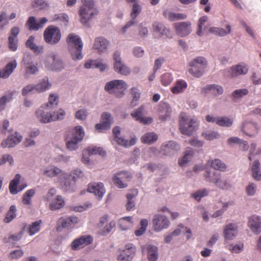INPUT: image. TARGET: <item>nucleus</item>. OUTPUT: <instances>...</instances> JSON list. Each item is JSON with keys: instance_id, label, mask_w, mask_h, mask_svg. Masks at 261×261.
<instances>
[{"instance_id": "1", "label": "nucleus", "mask_w": 261, "mask_h": 261, "mask_svg": "<svg viewBox=\"0 0 261 261\" xmlns=\"http://www.w3.org/2000/svg\"><path fill=\"white\" fill-rule=\"evenodd\" d=\"M42 175L48 178L57 177L62 188L67 191H74L75 189V177L62 170L58 167L50 165L41 170Z\"/></svg>"}, {"instance_id": "2", "label": "nucleus", "mask_w": 261, "mask_h": 261, "mask_svg": "<svg viewBox=\"0 0 261 261\" xmlns=\"http://www.w3.org/2000/svg\"><path fill=\"white\" fill-rule=\"evenodd\" d=\"M68 51L73 60H80L83 59L82 51L83 44L81 38L74 33L69 34L66 38Z\"/></svg>"}, {"instance_id": "3", "label": "nucleus", "mask_w": 261, "mask_h": 261, "mask_svg": "<svg viewBox=\"0 0 261 261\" xmlns=\"http://www.w3.org/2000/svg\"><path fill=\"white\" fill-rule=\"evenodd\" d=\"M82 5L79 9L80 21L85 24L97 15L98 11L95 8L93 0H81Z\"/></svg>"}, {"instance_id": "4", "label": "nucleus", "mask_w": 261, "mask_h": 261, "mask_svg": "<svg viewBox=\"0 0 261 261\" xmlns=\"http://www.w3.org/2000/svg\"><path fill=\"white\" fill-rule=\"evenodd\" d=\"M198 126V123L196 119L186 113H181L179 120V128L182 134L190 136L197 130Z\"/></svg>"}, {"instance_id": "5", "label": "nucleus", "mask_w": 261, "mask_h": 261, "mask_svg": "<svg viewBox=\"0 0 261 261\" xmlns=\"http://www.w3.org/2000/svg\"><path fill=\"white\" fill-rule=\"evenodd\" d=\"M127 88V83L123 80H114L106 83L104 90L111 95L121 98L124 95Z\"/></svg>"}, {"instance_id": "6", "label": "nucleus", "mask_w": 261, "mask_h": 261, "mask_svg": "<svg viewBox=\"0 0 261 261\" xmlns=\"http://www.w3.org/2000/svg\"><path fill=\"white\" fill-rule=\"evenodd\" d=\"M204 177L206 181L214 184L215 187L219 189L226 190L231 187L228 179L222 178L221 174L216 171L212 172L210 170H206Z\"/></svg>"}, {"instance_id": "7", "label": "nucleus", "mask_w": 261, "mask_h": 261, "mask_svg": "<svg viewBox=\"0 0 261 261\" xmlns=\"http://www.w3.org/2000/svg\"><path fill=\"white\" fill-rule=\"evenodd\" d=\"M85 136V132L82 126H76L71 135L67 136L66 140L67 148L73 151L76 150L79 146V143L83 140Z\"/></svg>"}, {"instance_id": "8", "label": "nucleus", "mask_w": 261, "mask_h": 261, "mask_svg": "<svg viewBox=\"0 0 261 261\" xmlns=\"http://www.w3.org/2000/svg\"><path fill=\"white\" fill-rule=\"evenodd\" d=\"M207 63V61L203 57H196L189 63V71L194 77H200L203 75Z\"/></svg>"}, {"instance_id": "9", "label": "nucleus", "mask_w": 261, "mask_h": 261, "mask_svg": "<svg viewBox=\"0 0 261 261\" xmlns=\"http://www.w3.org/2000/svg\"><path fill=\"white\" fill-rule=\"evenodd\" d=\"M61 38V31L57 27L49 25L44 31L43 39L48 44L55 45L60 42Z\"/></svg>"}, {"instance_id": "10", "label": "nucleus", "mask_w": 261, "mask_h": 261, "mask_svg": "<svg viewBox=\"0 0 261 261\" xmlns=\"http://www.w3.org/2000/svg\"><path fill=\"white\" fill-rule=\"evenodd\" d=\"M45 67L48 70L59 72L64 69L65 63L57 54L51 53L44 61Z\"/></svg>"}, {"instance_id": "11", "label": "nucleus", "mask_w": 261, "mask_h": 261, "mask_svg": "<svg viewBox=\"0 0 261 261\" xmlns=\"http://www.w3.org/2000/svg\"><path fill=\"white\" fill-rule=\"evenodd\" d=\"M113 59L114 69L116 72L123 75H128L130 74L131 70L122 61L120 51H115L113 54Z\"/></svg>"}, {"instance_id": "12", "label": "nucleus", "mask_w": 261, "mask_h": 261, "mask_svg": "<svg viewBox=\"0 0 261 261\" xmlns=\"http://www.w3.org/2000/svg\"><path fill=\"white\" fill-rule=\"evenodd\" d=\"M35 116L40 123H48L53 122L51 109L48 104H44L39 107L36 111Z\"/></svg>"}, {"instance_id": "13", "label": "nucleus", "mask_w": 261, "mask_h": 261, "mask_svg": "<svg viewBox=\"0 0 261 261\" xmlns=\"http://www.w3.org/2000/svg\"><path fill=\"white\" fill-rule=\"evenodd\" d=\"M132 174L127 171H121L114 173L112 177L114 184L119 189L128 186L127 182L132 178Z\"/></svg>"}, {"instance_id": "14", "label": "nucleus", "mask_w": 261, "mask_h": 261, "mask_svg": "<svg viewBox=\"0 0 261 261\" xmlns=\"http://www.w3.org/2000/svg\"><path fill=\"white\" fill-rule=\"evenodd\" d=\"M249 70L247 65L244 63H240L233 65L230 68L226 69L224 71V75L228 77H235L240 75L246 74Z\"/></svg>"}, {"instance_id": "15", "label": "nucleus", "mask_w": 261, "mask_h": 261, "mask_svg": "<svg viewBox=\"0 0 261 261\" xmlns=\"http://www.w3.org/2000/svg\"><path fill=\"white\" fill-rule=\"evenodd\" d=\"M152 221L153 229L156 232H160L163 229H167L170 224L167 217L159 214L154 215Z\"/></svg>"}, {"instance_id": "16", "label": "nucleus", "mask_w": 261, "mask_h": 261, "mask_svg": "<svg viewBox=\"0 0 261 261\" xmlns=\"http://www.w3.org/2000/svg\"><path fill=\"white\" fill-rule=\"evenodd\" d=\"M241 130L246 135L254 137L258 134L259 127L256 122L244 120L241 126Z\"/></svg>"}, {"instance_id": "17", "label": "nucleus", "mask_w": 261, "mask_h": 261, "mask_svg": "<svg viewBox=\"0 0 261 261\" xmlns=\"http://www.w3.org/2000/svg\"><path fill=\"white\" fill-rule=\"evenodd\" d=\"M93 239L90 235L82 236L74 239L71 243L70 246L72 250H79L85 246L91 244Z\"/></svg>"}, {"instance_id": "18", "label": "nucleus", "mask_w": 261, "mask_h": 261, "mask_svg": "<svg viewBox=\"0 0 261 261\" xmlns=\"http://www.w3.org/2000/svg\"><path fill=\"white\" fill-rule=\"evenodd\" d=\"M136 248L132 244H126L124 250L118 256V261H130L136 253Z\"/></svg>"}, {"instance_id": "19", "label": "nucleus", "mask_w": 261, "mask_h": 261, "mask_svg": "<svg viewBox=\"0 0 261 261\" xmlns=\"http://www.w3.org/2000/svg\"><path fill=\"white\" fill-rule=\"evenodd\" d=\"M22 136L20 133L15 132L2 141L1 146L3 148L14 147L22 141Z\"/></svg>"}, {"instance_id": "20", "label": "nucleus", "mask_w": 261, "mask_h": 261, "mask_svg": "<svg viewBox=\"0 0 261 261\" xmlns=\"http://www.w3.org/2000/svg\"><path fill=\"white\" fill-rule=\"evenodd\" d=\"M248 226L254 234L261 232V217L253 215L248 218Z\"/></svg>"}, {"instance_id": "21", "label": "nucleus", "mask_w": 261, "mask_h": 261, "mask_svg": "<svg viewBox=\"0 0 261 261\" xmlns=\"http://www.w3.org/2000/svg\"><path fill=\"white\" fill-rule=\"evenodd\" d=\"M112 123L113 117L111 114L105 112L101 114L100 122L96 124L95 128L97 130H107L110 129Z\"/></svg>"}, {"instance_id": "22", "label": "nucleus", "mask_w": 261, "mask_h": 261, "mask_svg": "<svg viewBox=\"0 0 261 261\" xmlns=\"http://www.w3.org/2000/svg\"><path fill=\"white\" fill-rule=\"evenodd\" d=\"M174 25L177 34L180 37H185L192 32L191 23L190 21L175 23Z\"/></svg>"}, {"instance_id": "23", "label": "nucleus", "mask_w": 261, "mask_h": 261, "mask_svg": "<svg viewBox=\"0 0 261 261\" xmlns=\"http://www.w3.org/2000/svg\"><path fill=\"white\" fill-rule=\"evenodd\" d=\"M48 20L46 17H42L40 19L39 22H37L36 19L34 16H30L27 21L26 25L30 31H37L42 28Z\"/></svg>"}, {"instance_id": "24", "label": "nucleus", "mask_w": 261, "mask_h": 261, "mask_svg": "<svg viewBox=\"0 0 261 261\" xmlns=\"http://www.w3.org/2000/svg\"><path fill=\"white\" fill-rule=\"evenodd\" d=\"M180 149V145L175 141H170L164 143L161 146L163 154L166 155H172Z\"/></svg>"}, {"instance_id": "25", "label": "nucleus", "mask_w": 261, "mask_h": 261, "mask_svg": "<svg viewBox=\"0 0 261 261\" xmlns=\"http://www.w3.org/2000/svg\"><path fill=\"white\" fill-rule=\"evenodd\" d=\"M224 237L227 240H233L238 234V226L237 224L229 223L226 225L223 230Z\"/></svg>"}, {"instance_id": "26", "label": "nucleus", "mask_w": 261, "mask_h": 261, "mask_svg": "<svg viewBox=\"0 0 261 261\" xmlns=\"http://www.w3.org/2000/svg\"><path fill=\"white\" fill-rule=\"evenodd\" d=\"M110 42L103 37H98L95 39L93 49L97 50L100 54L106 53Z\"/></svg>"}, {"instance_id": "27", "label": "nucleus", "mask_w": 261, "mask_h": 261, "mask_svg": "<svg viewBox=\"0 0 261 261\" xmlns=\"http://www.w3.org/2000/svg\"><path fill=\"white\" fill-rule=\"evenodd\" d=\"M143 253H146L149 261H156L158 258V247L151 244H146L142 247Z\"/></svg>"}, {"instance_id": "28", "label": "nucleus", "mask_w": 261, "mask_h": 261, "mask_svg": "<svg viewBox=\"0 0 261 261\" xmlns=\"http://www.w3.org/2000/svg\"><path fill=\"white\" fill-rule=\"evenodd\" d=\"M144 107H140L137 109L135 110L132 113L131 116L135 119L136 120L139 121L144 124H150L152 122L153 119L151 117H143Z\"/></svg>"}, {"instance_id": "29", "label": "nucleus", "mask_w": 261, "mask_h": 261, "mask_svg": "<svg viewBox=\"0 0 261 261\" xmlns=\"http://www.w3.org/2000/svg\"><path fill=\"white\" fill-rule=\"evenodd\" d=\"M88 191L90 193H94L99 199L102 198L106 193L103 184L101 182L89 184Z\"/></svg>"}, {"instance_id": "30", "label": "nucleus", "mask_w": 261, "mask_h": 261, "mask_svg": "<svg viewBox=\"0 0 261 261\" xmlns=\"http://www.w3.org/2000/svg\"><path fill=\"white\" fill-rule=\"evenodd\" d=\"M172 109L167 103L161 105L159 108L158 114L159 119L163 121H166L171 116Z\"/></svg>"}, {"instance_id": "31", "label": "nucleus", "mask_w": 261, "mask_h": 261, "mask_svg": "<svg viewBox=\"0 0 261 261\" xmlns=\"http://www.w3.org/2000/svg\"><path fill=\"white\" fill-rule=\"evenodd\" d=\"M152 29L153 32L160 36H165L170 37L171 36L170 30L161 22H154L152 24Z\"/></svg>"}, {"instance_id": "32", "label": "nucleus", "mask_w": 261, "mask_h": 261, "mask_svg": "<svg viewBox=\"0 0 261 261\" xmlns=\"http://www.w3.org/2000/svg\"><path fill=\"white\" fill-rule=\"evenodd\" d=\"M223 92V88L222 87L215 84L207 85L203 87L201 90L202 94L211 93L215 96L221 95Z\"/></svg>"}, {"instance_id": "33", "label": "nucleus", "mask_w": 261, "mask_h": 261, "mask_svg": "<svg viewBox=\"0 0 261 261\" xmlns=\"http://www.w3.org/2000/svg\"><path fill=\"white\" fill-rule=\"evenodd\" d=\"M35 37L34 36H29L26 41L25 46L36 54H40L43 52V45H37L35 43Z\"/></svg>"}, {"instance_id": "34", "label": "nucleus", "mask_w": 261, "mask_h": 261, "mask_svg": "<svg viewBox=\"0 0 261 261\" xmlns=\"http://www.w3.org/2000/svg\"><path fill=\"white\" fill-rule=\"evenodd\" d=\"M252 176L255 180H261L260 163L258 160H255L250 164Z\"/></svg>"}, {"instance_id": "35", "label": "nucleus", "mask_w": 261, "mask_h": 261, "mask_svg": "<svg viewBox=\"0 0 261 261\" xmlns=\"http://www.w3.org/2000/svg\"><path fill=\"white\" fill-rule=\"evenodd\" d=\"M207 164L215 170H219L220 171H226L228 169L226 165L218 159L208 160L207 161Z\"/></svg>"}, {"instance_id": "36", "label": "nucleus", "mask_w": 261, "mask_h": 261, "mask_svg": "<svg viewBox=\"0 0 261 261\" xmlns=\"http://www.w3.org/2000/svg\"><path fill=\"white\" fill-rule=\"evenodd\" d=\"M208 31L210 33L217 36L223 37L231 33V28L229 24L226 26V30L219 27H211L209 28Z\"/></svg>"}, {"instance_id": "37", "label": "nucleus", "mask_w": 261, "mask_h": 261, "mask_svg": "<svg viewBox=\"0 0 261 261\" xmlns=\"http://www.w3.org/2000/svg\"><path fill=\"white\" fill-rule=\"evenodd\" d=\"M163 15L166 18L171 21L185 19L187 17V15L184 13H174L168 10L164 11Z\"/></svg>"}, {"instance_id": "38", "label": "nucleus", "mask_w": 261, "mask_h": 261, "mask_svg": "<svg viewBox=\"0 0 261 261\" xmlns=\"http://www.w3.org/2000/svg\"><path fill=\"white\" fill-rule=\"evenodd\" d=\"M17 63L15 60L10 62L2 71H0V77L8 78L16 68Z\"/></svg>"}, {"instance_id": "39", "label": "nucleus", "mask_w": 261, "mask_h": 261, "mask_svg": "<svg viewBox=\"0 0 261 261\" xmlns=\"http://www.w3.org/2000/svg\"><path fill=\"white\" fill-rule=\"evenodd\" d=\"M65 204L64 200L61 195H58L56 198L51 201L49 208L51 211H55L62 208Z\"/></svg>"}, {"instance_id": "40", "label": "nucleus", "mask_w": 261, "mask_h": 261, "mask_svg": "<svg viewBox=\"0 0 261 261\" xmlns=\"http://www.w3.org/2000/svg\"><path fill=\"white\" fill-rule=\"evenodd\" d=\"M194 150L192 148H189L185 151L184 155L182 158L178 160V164L180 167H185L193 158Z\"/></svg>"}, {"instance_id": "41", "label": "nucleus", "mask_w": 261, "mask_h": 261, "mask_svg": "<svg viewBox=\"0 0 261 261\" xmlns=\"http://www.w3.org/2000/svg\"><path fill=\"white\" fill-rule=\"evenodd\" d=\"M114 141L117 142V143L120 146L124 147L127 148L130 146L134 145L137 141V138L134 137L131 138L129 141L124 139L123 138L119 136L116 137V138H114Z\"/></svg>"}, {"instance_id": "42", "label": "nucleus", "mask_w": 261, "mask_h": 261, "mask_svg": "<svg viewBox=\"0 0 261 261\" xmlns=\"http://www.w3.org/2000/svg\"><path fill=\"white\" fill-rule=\"evenodd\" d=\"M34 85L35 91L38 93L43 92L49 89L51 87V84L49 83L47 77L43 79L40 82Z\"/></svg>"}, {"instance_id": "43", "label": "nucleus", "mask_w": 261, "mask_h": 261, "mask_svg": "<svg viewBox=\"0 0 261 261\" xmlns=\"http://www.w3.org/2000/svg\"><path fill=\"white\" fill-rule=\"evenodd\" d=\"M187 87V84L185 81L177 80L175 85L171 88V91L174 94H179L183 92Z\"/></svg>"}, {"instance_id": "44", "label": "nucleus", "mask_w": 261, "mask_h": 261, "mask_svg": "<svg viewBox=\"0 0 261 261\" xmlns=\"http://www.w3.org/2000/svg\"><path fill=\"white\" fill-rule=\"evenodd\" d=\"M14 93L13 91L9 92L0 97V112L5 109L7 103L13 100Z\"/></svg>"}, {"instance_id": "45", "label": "nucleus", "mask_w": 261, "mask_h": 261, "mask_svg": "<svg viewBox=\"0 0 261 261\" xmlns=\"http://www.w3.org/2000/svg\"><path fill=\"white\" fill-rule=\"evenodd\" d=\"M36 191L35 189L27 190L23 195L22 202L25 205H31L32 198L35 195Z\"/></svg>"}, {"instance_id": "46", "label": "nucleus", "mask_w": 261, "mask_h": 261, "mask_svg": "<svg viewBox=\"0 0 261 261\" xmlns=\"http://www.w3.org/2000/svg\"><path fill=\"white\" fill-rule=\"evenodd\" d=\"M158 138V135L153 133L150 132L144 134L141 138V142L143 143L151 144L155 142Z\"/></svg>"}, {"instance_id": "47", "label": "nucleus", "mask_w": 261, "mask_h": 261, "mask_svg": "<svg viewBox=\"0 0 261 261\" xmlns=\"http://www.w3.org/2000/svg\"><path fill=\"white\" fill-rule=\"evenodd\" d=\"M132 217H124L119 220V225L120 229L125 230L129 229L133 226V222Z\"/></svg>"}, {"instance_id": "48", "label": "nucleus", "mask_w": 261, "mask_h": 261, "mask_svg": "<svg viewBox=\"0 0 261 261\" xmlns=\"http://www.w3.org/2000/svg\"><path fill=\"white\" fill-rule=\"evenodd\" d=\"M202 136L207 141H213L220 138L221 135L217 132L212 130H206L201 134Z\"/></svg>"}, {"instance_id": "49", "label": "nucleus", "mask_w": 261, "mask_h": 261, "mask_svg": "<svg viewBox=\"0 0 261 261\" xmlns=\"http://www.w3.org/2000/svg\"><path fill=\"white\" fill-rule=\"evenodd\" d=\"M21 178V175L19 174H17L13 179H12L9 184V191L11 194L15 195L19 192L17 190V186L19 183V181Z\"/></svg>"}, {"instance_id": "50", "label": "nucleus", "mask_w": 261, "mask_h": 261, "mask_svg": "<svg viewBox=\"0 0 261 261\" xmlns=\"http://www.w3.org/2000/svg\"><path fill=\"white\" fill-rule=\"evenodd\" d=\"M16 211L15 205H11L3 220L4 222L5 223H9L14 219L16 217Z\"/></svg>"}, {"instance_id": "51", "label": "nucleus", "mask_w": 261, "mask_h": 261, "mask_svg": "<svg viewBox=\"0 0 261 261\" xmlns=\"http://www.w3.org/2000/svg\"><path fill=\"white\" fill-rule=\"evenodd\" d=\"M41 220H38L33 222L31 225L27 226L28 232L30 236H33L38 232L40 229Z\"/></svg>"}, {"instance_id": "52", "label": "nucleus", "mask_w": 261, "mask_h": 261, "mask_svg": "<svg viewBox=\"0 0 261 261\" xmlns=\"http://www.w3.org/2000/svg\"><path fill=\"white\" fill-rule=\"evenodd\" d=\"M233 124V119L228 117H218L217 124L221 127H229Z\"/></svg>"}, {"instance_id": "53", "label": "nucleus", "mask_w": 261, "mask_h": 261, "mask_svg": "<svg viewBox=\"0 0 261 261\" xmlns=\"http://www.w3.org/2000/svg\"><path fill=\"white\" fill-rule=\"evenodd\" d=\"M130 92L133 97L130 104L133 107H135L138 104L141 92L138 89L135 87L131 89Z\"/></svg>"}, {"instance_id": "54", "label": "nucleus", "mask_w": 261, "mask_h": 261, "mask_svg": "<svg viewBox=\"0 0 261 261\" xmlns=\"http://www.w3.org/2000/svg\"><path fill=\"white\" fill-rule=\"evenodd\" d=\"M142 10V7L139 3L136 5H132L130 12V18L136 19L137 17L141 13Z\"/></svg>"}, {"instance_id": "55", "label": "nucleus", "mask_w": 261, "mask_h": 261, "mask_svg": "<svg viewBox=\"0 0 261 261\" xmlns=\"http://www.w3.org/2000/svg\"><path fill=\"white\" fill-rule=\"evenodd\" d=\"M32 7L37 10H44L47 8L49 5L45 0H34L32 4Z\"/></svg>"}, {"instance_id": "56", "label": "nucleus", "mask_w": 261, "mask_h": 261, "mask_svg": "<svg viewBox=\"0 0 261 261\" xmlns=\"http://www.w3.org/2000/svg\"><path fill=\"white\" fill-rule=\"evenodd\" d=\"M249 93L248 89H240L234 90L232 93V97L234 100L239 99L243 96L247 95Z\"/></svg>"}, {"instance_id": "57", "label": "nucleus", "mask_w": 261, "mask_h": 261, "mask_svg": "<svg viewBox=\"0 0 261 261\" xmlns=\"http://www.w3.org/2000/svg\"><path fill=\"white\" fill-rule=\"evenodd\" d=\"M65 111L62 109H60L57 111H51V115L53 116V121H56L63 120L65 117Z\"/></svg>"}, {"instance_id": "58", "label": "nucleus", "mask_w": 261, "mask_h": 261, "mask_svg": "<svg viewBox=\"0 0 261 261\" xmlns=\"http://www.w3.org/2000/svg\"><path fill=\"white\" fill-rule=\"evenodd\" d=\"M209 193V190L206 189H200L192 194L193 197L197 201H200V199L206 196Z\"/></svg>"}, {"instance_id": "59", "label": "nucleus", "mask_w": 261, "mask_h": 261, "mask_svg": "<svg viewBox=\"0 0 261 261\" xmlns=\"http://www.w3.org/2000/svg\"><path fill=\"white\" fill-rule=\"evenodd\" d=\"M207 20L208 17L206 16H203L199 19L198 22V30L197 32L198 36H201L202 35L203 25L207 21Z\"/></svg>"}, {"instance_id": "60", "label": "nucleus", "mask_w": 261, "mask_h": 261, "mask_svg": "<svg viewBox=\"0 0 261 261\" xmlns=\"http://www.w3.org/2000/svg\"><path fill=\"white\" fill-rule=\"evenodd\" d=\"M173 80V77L170 73H165L161 76V81L163 85L167 86L169 85Z\"/></svg>"}, {"instance_id": "61", "label": "nucleus", "mask_w": 261, "mask_h": 261, "mask_svg": "<svg viewBox=\"0 0 261 261\" xmlns=\"http://www.w3.org/2000/svg\"><path fill=\"white\" fill-rule=\"evenodd\" d=\"M229 250L233 253H239L244 249V244L239 243L238 244H231L229 246Z\"/></svg>"}, {"instance_id": "62", "label": "nucleus", "mask_w": 261, "mask_h": 261, "mask_svg": "<svg viewBox=\"0 0 261 261\" xmlns=\"http://www.w3.org/2000/svg\"><path fill=\"white\" fill-rule=\"evenodd\" d=\"M9 20L7 13L5 12H2L0 14V30L4 29L8 24Z\"/></svg>"}, {"instance_id": "63", "label": "nucleus", "mask_w": 261, "mask_h": 261, "mask_svg": "<svg viewBox=\"0 0 261 261\" xmlns=\"http://www.w3.org/2000/svg\"><path fill=\"white\" fill-rule=\"evenodd\" d=\"M53 20L54 21L67 22L68 21V16L65 13L56 14L53 16Z\"/></svg>"}, {"instance_id": "64", "label": "nucleus", "mask_w": 261, "mask_h": 261, "mask_svg": "<svg viewBox=\"0 0 261 261\" xmlns=\"http://www.w3.org/2000/svg\"><path fill=\"white\" fill-rule=\"evenodd\" d=\"M23 251L21 249L15 250L11 251L9 254V258L10 259H17L23 255Z\"/></svg>"}]
</instances>
